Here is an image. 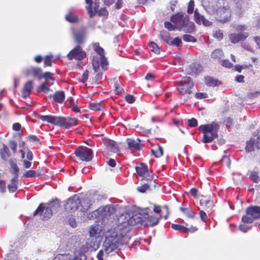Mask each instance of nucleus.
Returning a JSON list of instances; mask_svg holds the SVG:
<instances>
[{
  "mask_svg": "<svg viewBox=\"0 0 260 260\" xmlns=\"http://www.w3.org/2000/svg\"><path fill=\"white\" fill-rule=\"evenodd\" d=\"M129 231V228L126 226L125 223L122 228L118 226L108 230L103 244L105 254L113 255L117 253L123 244H126L131 238Z\"/></svg>",
  "mask_w": 260,
  "mask_h": 260,
  "instance_id": "1",
  "label": "nucleus"
},
{
  "mask_svg": "<svg viewBox=\"0 0 260 260\" xmlns=\"http://www.w3.org/2000/svg\"><path fill=\"white\" fill-rule=\"evenodd\" d=\"M171 21L174 25L169 21H166L164 23L165 27L169 31L177 29L186 33L191 34L195 30L193 22L190 21L188 15H184L182 13H178L172 16Z\"/></svg>",
  "mask_w": 260,
  "mask_h": 260,
  "instance_id": "2",
  "label": "nucleus"
},
{
  "mask_svg": "<svg viewBox=\"0 0 260 260\" xmlns=\"http://www.w3.org/2000/svg\"><path fill=\"white\" fill-rule=\"evenodd\" d=\"M154 216H149L147 214L137 213L133 215L127 221V224L131 226L140 224L141 225L153 226L158 224L159 219Z\"/></svg>",
  "mask_w": 260,
  "mask_h": 260,
  "instance_id": "3",
  "label": "nucleus"
},
{
  "mask_svg": "<svg viewBox=\"0 0 260 260\" xmlns=\"http://www.w3.org/2000/svg\"><path fill=\"white\" fill-rule=\"evenodd\" d=\"M115 212L114 205H108L94 211L92 216H94L98 220H101L104 224H106L113 222Z\"/></svg>",
  "mask_w": 260,
  "mask_h": 260,
  "instance_id": "4",
  "label": "nucleus"
},
{
  "mask_svg": "<svg viewBox=\"0 0 260 260\" xmlns=\"http://www.w3.org/2000/svg\"><path fill=\"white\" fill-rule=\"evenodd\" d=\"M219 129V125L215 122L200 125L199 130L203 134L202 142L204 143L211 142L214 139L218 137Z\"/></svg>",
  "mask_w": 260,
  "mask_h": 260,
  "instance_id": "5",
  "label": "nucleus"
},
{
  "mask_svg": "<svg viewBox=\"0 0 260 260\" xmlns=\"http://www.w3.org/2000/svg\"><path fill=\"white\" fill-rule=\"evenodd\" d=\"M215 18L217 21L224 23L229 21L231 17V11L226 2L223 3V6L218 8L214 12Z\"/></svg>",
  "mask_w": 260,
  "mask_h": 260,
  "instance_id": "6",
  "label": "nucleus"
},
{
  "mask_svg": "<svg viewBox=\"0 0 260 260\" xmlns=\"http://www.w3.org/2000/svg\"><path fill=\"white\" fill-rule=\"evenodd\" d=\"M37 117L43 121H47L48 123L63 127L66 129H69L71 126V125L66 123V119L63 117L38 115Z\"/></svg>",
  "mask_w": 260,
  "mask_h": 260,
  "instance_id": "7",
  "label": "nucleus"
},
{
  "mask_svg": "<svg viewBox=\"0 0 260 260\" xmlns=\"http://www.w3.org/2000/svg\"><path fill=\"white\" fill-rule=\"evenodd\" d=\"M193 83L189 77H184L181 81L176 82L177 90L181 94H190V89L193 87Z\"/></svg>",
  "mask_w": 260,
  "mask_h": 260,
  "instance_id": "8",
  "label": "nucleus"
},
{
  "mask_svg": "<svg viewBox=\"0 0 260 260\" xmlns=\"http://www.w3.org/2000/svg\"><path fill=\"white\" fill-rule=\"evenodd\" d=\"M75 154L80 160L90 161L93 156L92 150L86 147H80L76 149Z\"/></svg>",
  "mask_w": 260,
  "mask_h": 260,
  "instance_id": "9",
  "label": "nucleus"
},
{
  "mask_svg": "<svg viewBox=\"0 0 260 260\" xmlns=\"http://www.w3.org/2000/svg\"><path fill=\"white\" fill-rule=\"evenodd\" d=\"M82 202L77 195L70 198L64 205V209L67 211L74 212L81 205Z\"/></svg>",
  "mask_w": 260,
  "mask_h": 260,
  "instance_id": "10",
  "label": "nucleus"
},
{
  "mask_svg": "<svg viewBox=\"0 0 260 260\" xmlns=\"http://www.w3.org/2000/svg\"><path fill=\"white\" fill-rule=\"evenodd\" d=\"M39 214L40 218L43 220H48L52 215L51 210L47 207L46 204H41L34 213V215Z\"/></svg>",
  "mask_w": 260,
  "mask_h": 260,
  "instance_id": "11",
  "label": "nucleus"
},
{
  "mask_svg": "<svg viewBox=\"0 0 260 260\" xmlns=\"http://www.w3.org/2000/svg\"><path fill=\"white\" fill-rule=\"evenodd\" d=\"M86 54L80 45H77L67 54L69 60L76 59L81 60L86 57Z\"/></svg>",
  "mask_w": 260,
  "mask_h": 260,
  "instance_id": "12",
  "label": "nucleus"
},
{
  "mask_svg": "<svg viewBox=\"0 0 260 260\" xmlns=\"http://www.w3.org/2000/svg\"><path fill=\"white\" fill-rule=\"evenodd\" d=\"M92 64L94 72H98L100 70V66H101L103 70H106L108 63L106 57L105 61L102 56L95 55L93 56Z\"/></svg>",
  "mask_w": 260,
  "mask_h": 260,
  "instance_id": "13",
  "label": "nucleus"
},
{
  "mask_svg": "<svg viewBox=\"0 0 260 260\" xmlns=\"http://www.w3.org/2000/svg\"><path fill=\"white\" fill-rule=\"evenodd\" d=\"M72 32L74 39L77 44H81L84 42L86 35L85 28L81 27L78 29H72Z\"/></svg>",
  "mask_w": 260,
  "mask_h": 260,
  "instance_id": "14",
  "label": "nucleus"
},
{
  "mask_svg": "<svg viewBox=\"0 0 260 260\" xmlns=\"http://www.w3.org/2000/svg\"><path fill=\"white\" fill-rule=\"evenodd\" d=\"M248 36L249 33L247 32L233 33L229 35L230 40L234 44L238 43L241 41H244Z\"/></svg>",
  "mask_w": 260,
  "mask_h": 260,
  "instance_id": "15",
  "label": "nucleus"
},
{
  "mask_svg": "<svg viewBox=\"0 0 260 260\" xmlns=\"http://www.w3.org/2000/svg\"><path fill=\"white\" fill-rule=\"evenodd\" d=\"M193 16L195 22L198 24H203L205 26H209L212 24V22L200 14L197 9L194 10Z\"/></svg>",
  "mask_w": 260,
  "mask_h": 260,
  "instance_id": "16",
  "label": "nucleus"
},
{
  "mask_svg": "<svg viewBox=\"0 0 260 260\" xmlns=\"http://www.w3.org/2000/svg\"><path fill=\"white\" fill-rule=\"evenodd\" d=\"M89 233L90 237L92 238L91 240L94 241V242L96 241V238H100L102 236V234H103L102 230L101 229V227L98 225L91 226L90 229Z\"/></svg>",
  "mask_w": 260,
  "mask_h": 260,
  "instance_id": "17",
  "label": "nucleus"
},
{
  "mask_svg": "<svg viewBox=\"0 0 260 260\" xmlns=\"http://www.w3.org/2000/svg\"><path fill=\"white\" fill-rule=\"evenodd\" d=\"M23 72L26 76L32 74L34 77H37L39 79H41L42 78V76L41 75L42 69L39 68L30 67L24 70Z\"/></svg>",
  "mask_w": 260,
  "mask_h": 260,
  "instance_id": "18",
  "label": "nucleus"
},
{
  "mask_svg": "<svg viewBox=\"0 0 260 260\" xmlns=\"http://www.w3.org/2000/svg\"><path fill=\"white\" fill-rule=\"evenodd\" d=\"M126 142L128 145V148L132 150H139L142 147L139 139L135 140L134 139L128 138L126 139Z\"/></svg>",
  "mask_w": 260,
  "mask_h": 260,
  "instance_id": "19",
  "label": "nucleus"
},
{
  "mask_svg": "<svg viewBox=\"0 0 260 260\" xmlns=\"http://www.w3.org/2000/svg\"><path fill=\"white\" fill-rule=\"evenodd\" d=\"M246 213L252 217L254 219L260 217V207L251 206L247 208Z\"/></svg>",
  "mask_w": 260,
  "mask_h": 260,
  "instance_id": "20",
  "label": "nucleus"
},
{
  "mask_svg": "<svg viewBox=\"0 0 260 260\" xmlns=\"http://www.w3.org/2000/svg\"><path fill=\"white\" fill-rule=\"evenodd\" d=\"M104 145L112 152L118 153L120 151L117 144L113 140H107L105 141Z\"/></svg>",
  "mask_w": 260,
  "mask_h": 260,
  "instance_id": "21",
  "label": "nucleus"
},
{
  "mask_svg": "<svg viewBox=\"0 0 260 260\" xmlns=\"http://www.w3.org/2000/svg\"><path fill=\"white\" fill-rule=\"evenodd\" d=\"M137 174L141 177L146 178L145 175L148 173V167L143 163L138 164L135 168Z\"/></svg>",
  "mask_w": 260,
  "mask_h": 260,
  "instance_id": "22",
  "label": "nucleus"
},
{
  "mask_svg": "<svg viewBox=\"0 0 260 260\" xmlns=\"http://www.w3.org/2000/svg\"><path fill=\"white\" fill-rule=\"evenodd\" d=\"M33 88V83L32 81L27 82L24 85L22 91V97L26 99L29 96Z\"/></svg>",
  "mask_w": 260,
  "mask_h": 260,
  "instance_id": "23",
  "label": "nucleus"
},
{
  "mask_svg": "<svg viewBox=\"0 0 260 260\" xmlns=\"http://www.w3.org/2000/svg\"><path fill=\"white\" fill-rule=\"evenodd\" d=\"M205 83L208 86L214 87L219 85L221 82L212 77L207 76L205 78Z\"/></svg>",
  "mask_w": 260,
  "mask_h": 260,
  "instance_id": "24",
  "label": "nucleus"
},
{
  "mask_svg": "<svg viewBox=\"0 0 260 260\" xmlns=\"http://www.w3.org/2000/svg\"><path fill=\"white\" fill-rule=\"evenodd\" d=\"M171 227L173 229L175 230L179 231L182 232H185L188 231L194 232L197 230V228L196 227H192L191 230L190 229L186 228L183 225L177 224H172Z\"/></svg>",
  "mask_w": 260,
  "mask_h": 260,
  "instance_id": "25",
  "label": "nucleus"
},
{
  "mask_svg": "<svg viewBox=\"0 0 260 260\" xmlns=\"http://www.w3.org/2000/svg\"><path fill=\"white\" fill-rule=\"evenodd\" d=\"M0 156L1 158L5 161L7 160L8 158L10 156L9 149L5 144H3V147L0 150Z\"/></svg>",
  "mask_w": 260,
  "mask_h": 260,
  "instance_id": "26",
  "label": "nucleus"
},
{
  "mask_svg": "<svg viewBox=\"0 0 260 260\" xmlns=\"http://www.w3.org/2000/svg\"><path fill=\"white\" fill-rule=\"evenodd\" d=\"M18 180V177L16 176H14L11 179V183L8 185V188L10 192H14L17 190Z\"/></svg>",
  "mask_w": 260,
  "mask_h": 260,
  "instance_id": "27",
  "label": "nucleus"
},
{
  "mask_svg": "<svg viewBox=\"0 0 260 260\" xmlns=\"http://www.w3.org/2000/svg\"><path fill=\"white\" fill-rule=\"evenodd\" d=\"M93 49L95 52L99 55L103 57L104 61H105V53L104 49L100 46L99 43H94L93 44Z\"/></svg>",
  "mask_w": 260,
  "mask_h": 260,
  "instance_id": "28",
  "label": "nucleus"
},
{
  "mask_svg": "<svg viewBox=\"0 0 260 260\" xmlns=\"http://www.w3.org/2000/svg\"><path fill=\"white\" fill-rule=\"evenodd\" d=\"M53 98L56 102L62 103L65 99L64 93L62 91H56L53 96Z\"/></svg>",
  "mask_w": 260,
  "mask_h": 260,
  "instance_id": "29",
  "label": "nucleus"
},
{
  "mask_svg": "<svg viewBox=\"0 0 260 260\" xmlns=\"http://www.w3.org/2000/svg\"><path fill=\"white\" fill-rule=\"evenodd\" d=\"M189 68L192 74L197 75L202 71L201 66L198 63H193L191 64Z\"/></svg>",
  "mask_w": 260,
  "mask_h": 260,
  "instance_id": "30",
  "label": "nucleus"
},
{
  "mask_svg": "<svg viewBox=\"0 0 260 260\" xmlns=\"http://www.w3.org/2000/svg\"><path fill=\"white\" fill-rule=\"evenodd\" d=\"M46 205L48 208H49L51 210L52 213L53 211H56L60 206L59 201L57 199L47 204Z\"/></svg>",
  "mask_w": 260,
  "mask_h": 260,
  "instance_id": "31",
  "label": "nucleus"
},
{
  "mask_svg": "<svg viewBox=\"0 0 260 260\" xmlns=\"http://www.w3.org/2000/svg\"><path fill=\"white\" fill-rule=\"evenodd\" d=\"M159 37L162 40L166 42L167 44L169 45L172 40L170 34L166 31H162L160 32Z\"/></svg>",
  "mask_w": 260,
  "mask_h": 260,
  "instance_id": "32",
  "label": "nucleus"
},
{
  "mask_svg": "<svg viewBox=\"0 0 260 260\" xmlns=\"http://www.w3.org/2000/svg\"><path fill=\"white\" fill-rule=\"evenodd\" d=\"M200 204L202 205H205L206 207V210H211L214 206V203L212 201L210 200L202 199L200 201Z\"/></svg>",
  "mask_w": 260,
  "mask_h": 260,
  "instance_id": "33",
  "label": "nucleus"
},
{
  "mask_svg": "<svg viewBox=\"0 0 260 260\" xmlns=\"http://www.w3.org/2000/svg\"><path fill=\"white\" fill-rule=\"evenodd\" d=\"M65 18L67 21L71 23L77 22L78 21V17L74 13L71 12H70L67 14Z\"/></svg>",
  "mask_w": 260,
  "mask_h": 260,
  "instance_id": "34",
  "label": "nucleus"
},
{
  "mask_svg": "<svg viewBox=\"0 0 260 260\" xmlns=\"http://www.w3.org/2000/svg\"><path fill=\"white\" fill-rule=\"evenodd\" d=\"M223 53L220 49L214 50L211 53V57L214 59H220L223 57Z\"/></svg>",
  "mask_w": 260,
  "mask_h": 260,
  "instance_id": "35",
  "label": "nucleus"
},
{
  "mask_svg": "<svg viewBox=\"0 0 260 260\" xmlns=\"http://www.w3.org/2000/svg\"><path fill=\"white\" fill-rule=\"evenodd\" d=\"M9 164H10V165L11 168L12 169L13 174L14 175V176H16L17 177H18V173L19 172V169L15 161H14L13 160L10 159V160H9Z\"/></svg>",
  "mask_w": 260,
  "mask_h": 260,
  "instance_id": "36",
  "label": "nucleus"
},
{
  "mask_svg": "<svg viewBox=\"0 0 260 260\" xmlns=\"http://www.w3.org/2000/svg\"><path fill=\"white\" fill-rule=\"evenodd\" d=\"M82 204L81 205L82 207L81 210L84 212L90 208V206L92 205V202L90 200L87 199L83 200Z\"/></svg>",
  "mask_w": 260,
  "mask_h": 260,
  "instance_id": "37",
  "label": "nucleus"
},
{
  "mask_svg": "<svg viewBox=\"0 0 260 260\" xmlns=\"http://www.w3.org/2000/svg\"><path fill=\"white\" fill-rule=\"evenodd\" d=\"M213 37L218 40H221L223 37V31L218 28H216L213 31Z\"/></svg>",
  "mask_w": 260,
  "mask_h": 260,
  "instance_id": "38",
  "label": "nucleus"
},
{
  "mask_svg": "<svg viewBox=\"0 0 260 260\" xmlns=\"http://www.w3.org/2000/svg\"><path fill=\"white\" fill-rule=\"evenodd\" d=\"M180 210L182 213L186 214L188 217L193 218L194 217V213L189 208L180 207Z\"/></svg>",
  "mask_w": 260,
  "mask_h": 260,
  "instance_id": "39",
  "label": "nucleus"
},
{
  "mask_svg": "<svg viewBox=\"0 0 260 260\" xmlns=\"http://www.w3.org/2000/svg\"><path fill=\"white\" fill-rule=\"evenodd\" d=\"M151 151L156 157H159L163 154L162 148L159 145H157L156 150L152 149Z\"/></svg>",
  "mask_w": 260,
  "mask_h": 260,
  "instance_id": "40",
  "label": "nucleus"
},
{
  "mask_svg": "<svg viewBox=\"0 0 260 260\" xmlns=\"http://www.w3.org/2000/svg\"><path fill=\"white\" fill-rule=\"evenodd\" d=\"M103 108L102 105L100 103H91L90 104V108L92 110L100 111Z\"/></svg>",
  "mask_w": 260,
  "mask_h": 260,
  "instance_id": "41",
  "label": "nucleus"
},
{
  "mask_svg": "<svg viewBox=\"0 0 260 260\" xmlns=\"http://www.w3.org/2000/svg\"><path fill=\"white\" fill-rule=\"evenodd\" d=\"M64 118L66 119V123L71 125V126L69 127L70 128L73 125H76L77 124L78 120L76 118H71V117H67Z\"/></svg>",
  "mask_w": 260,
  "mask_h": 260,
  "instance_id": "42",
  "label": "nucleus"
},
{
  "mask_svg": "<svg viewBox=\"0 0 260 260\" xmlns=\"http://www.w3.org/2000/svg\"><path fill=\"white\" fill-rule=\"evenodd\" d=\"M183 40L186 42H196L197 39L193 36L189 35H184L182 36Z\"/></svg>",
  "mask_w": 260,
  "mask_h": 260,
  "instance_id": "43",
  "label": "nucleus"
},
{
  "mask_svg": "<svg viewBox=\"0 0 260 260\" xmlns=\"http://www.w3.org/2000/svg\"><path fill=\"white\" fill-rule=\"evenodd\" d=\"M255 146V143H254L253 141H249L247 142V145L245 147V150L247 152H250L254 150V148Z\"/></svg>",
  "mask_w": 260,
  "mask_h": 260,
  "instance_id": "44",
  "label": "nucleus"
},
{
  "mask_svg": "<svg viewBox=\"0 0 260 260\" xmlns=\"http://www.w3.org/2000/svg\"><path fill=\"white\" fill-rule=\"evenodd\" d=\"M70 108L72 111L77 113H80V109H79V107L75 104L73 99L70 101Z\"/></svg>",
  "mask_w": 260,
  "mask_h": 260,
  "instance_id": "45",
  "label": "nucleus"
},
{
  "mask_svg": "<svg viewBox=\"0 0 260 260\" xmlns=\"http://www.w3.org/2000/svg\"><path fill=\"white\" fill-rule=\"evenodd\" d=\"M149 47L152 51L157 54L159 53V48L157 45L154 42H151L149 44Z\"/></svg>",
  "mask_w": 260,
  "mask_h": 260,
  "instance_id": "46",
  "label": "nucleus"
},
{
  "mask_svg": "<svg viewBox=\"0 0 260 260\" xmlns=\"http://www.w3.org/2000/svg\"><path fill=\"white\" fill-rule=\"evenodd\" d=\"M182 44V41L181 39L178 37L175 38L173 40H171L169 45L171 46H176L178 47L180 46Z\"/></svg>",
  "mask_w": 260,
  "mask_h": 260,
  "instance_id": "47",
  "label": "nucleus"
},
{
  "mask_svg": "<svg viewBox=\"0 0 260 260\" xmlns=\"http://www.w3.org/2000/svg\"><path fill=\"white\" fill-rule=\"evenodd\" d=\"M40 89L45 93H48L50 90L49 86L46 82L42 83L40 86Z\"/></svg>",
  "mask_w": 260,
  "mask_h": 260,
  "instance_id": "48",
  "label": "nucleus"
},
{
  "mask_svg": "<svg viewBox=\"0 0 260 260\" xmlns=\"http://www.w3.org/2000/svg\"><path fill=\"white\" fill-rule=\"evenodd\" d=\"M250 178L254 182L257 183L259 181V177L257 172H251L250 175Z\"/></svg>",
  "mask_w": 260,
  "mask_h": 260,
  "instance_id": "49",
  "label": "nucleus"
},
{
  "mask_svg": "<svg viewBox=\"0 0 260 260\" xmlns=\"http://www.w3.org/2000/svg\"><path fill=\"white\" fill-rule=\"evenodd\" d=\"M149 188V185H148L147 183H144L143 184H142L141 186L138 187L137 190L140 192L144 193Z\"/></svg>",
  "mask_w": 260,
  "mask_h": 260,
  "instance_id": "50",
  "label": "nucleus"
},
{
  "mask_svg": "<svg viewBox=\"0 0 260 260\" xmlns=\"http://www.w3.org/2000/svg\"><path fill=\"white\" fill-rule=\"evenodd\" d=\"M194 6V2L193 0H190L188 7L187 12L188 14H192L193 12V9Z\"/></svg>",
  "mask_w": 260,
  "mask_h": 260,
  "instance_id": "51",
  "label": "nucleus"
},
{
  "mask_svg": "<svg viewBox=\"0 0 260 260\" xmlns=\"http://www.w3.org/2000/svg\"><path fill=\"white\" fill-rule=\"evenodd\" d=\"M221 162L222 165H225L228 167H230L231 160L229 157L227 156H223L221 160Z\"/></svg>",
  "mask_w": 260,
  "mask_h": 260,
  "instance_id": "52",
  "label": "nucleus"
},
{
  "mask_svg": "<svg viewBox=\"0 0 260 260\" xmlns=\"http://www.w3.org/2000/svg\"><path fill=\"white\" fill-rule=\"evenodd\" d=\"M9 146L14 153H15L17 151V143L16 141L13 140L10 141L9 142Z\"/></svg>",
  "mask_w": 260,
  "mask_h": 260,
  "instance_id": "53",
  "label": "nucleus"
},
{
  "mask_svg": "<svg viewBox=\"0 0 260 260\" xmlns=\"http://www.w3.org/2000/svg\"><path fill=\"white\" fill-rule=\"evenodd\" d=\"M254 218L252 217H249L247 215L243 216L242 218V221L244 223H252L253 220Z\"/></svg>",
  "mask_w": 260,
  "mask_h": 260,
  "instance_id": "54",
  "label": "nucleus"
},
{
  "mask_svg": "<svg viewBox=\"0 0 260 260\" xmlns=\"http://www.w3.org/2000/svg\"><path fill=\"white\" fill-rule=\"evenodd\" d=\"M88 77V71H85L82 75L80 81L83 83L86 82Z\"/></svg>",
  "mask_w": 260,
  "mask_h": 260,
  "instance_id": "55",
  "label": "nucleus"
},
{
  "mask_svg": "<svg viewBox=\"0 0 260 260\" xmlns=\"http://www.w3.org/2000/svg\"><path fill=\"white\" fill-rule=\"evenodd\" d=\"M188 124L190 127H196L198 125V121L196 119L192 118L188 120Z\"/></svg>",
  "mask_w": 260,
  "mask_h": 260,
  "instance_id": "56",
  "label": "nucleus"
},
{
  "mask_svg": "<svg viewBox=\"0 0 260 260\" xmlns=\"http://www.w3.org/2000/svg\"><path fill=\"white\" fill-rule=\"evenodd\" d=\"M208 97V95L206 93L204 92H198L195 94V98L198 99H206Z\"/></svg>",
  "mask_w": 260,
  "mask_h": 260,
  "instance_id": "57",
  "label": "nucleus"
},
{
  "mask_svg": "<svg viewBox=\"0 0 260 260\" xmlns=\"http://www.w3.org/2000/svg\"><path fill=\"white\" fill-rule=\"evenodd\" d=\"M51 57L49 56H46L44 58V64L45 66L51 67L52 66V60Z\"/></svg>",
  "mask_w": 260,
  "mask_h": 260,
  "instance_id": "58",
  "label": "nucleus"
},
{
  "mask_svg": "<svg viewBox=\"0 0 260 260\" xmlns=\"http://www.w3.org/2000/svg\"><path fill=\"white\" fill-rule=\"evenodd\" d=\"M221 65L223 67L228 68H231L233 66L232 63L228 59L222 60L221 61Z\"/></svg>",
  "mask_w": 260,
  "mask_h": 260,
  "instance_id": "59",
  "label": "nucleus"
},
{
  "mask_svg": "<svg viewBox=\"0 0 260 260\" xmlns=\"http://www.w3.org/2000/svg\"><path fill=\"white\" fill-rule=\"evenodd\" d=\"M235 30L239 32H243L247 30V27L245 25H238L235 27Z\"/></svg>",
  "mask_w": 260,
  "mask_h": 260,
  "instance_id": "60",
  "label": "nucleus"
},
{
  "mask_svg": "<svg viewBox=\"0 0 260 260\" xmlns=\"http://www.w3.org/2000/svg\"><path fill=\"white\" fill-rule=\"evenodd\" d=\"M36 172L34 170H28L24 174V176L26 178L35 177Z\"/></svg>",
  "mask_w": 260,
  "mask_h": 260,
  "instance_id": "61",
  "label": "nucleus"
},
{
  "mask_svg": "<svg viewBox=\"0 0 260 260\" xmlns=\"http://www.w3.org/2000/svg\"><path fill=\"white\" fill-rule=\"evenodd\" d=\"M53 74L50 72H45L43 75L42 76V77L46 79H50L52 81L54 80V78L52 77Z\"/></svg>",
  "mask_w": 260,
  "mask_h": 260,
  "instance_id": "62",
  "label": "nucleus"
},
{
  "mask_svg": "<svg viewBox=\"0 0 260 260\" xmlns=\"http://www.w3.org/2000/svg\"><path fill=\"white\" fill-rule=\"evenodd\" d=\"M200 216L201 220L204 222H206L208 217L206 213L203 210L200 211Z\"/></svg>",
  "mask_w": 260,
  "mask_h": 260,
  "instance_id": "63",
  "label": "nucleus"
},
{
  "mask_svg": "<svg viewBox=\"0 0 260 260\" xmlns=\"http://www.w3.org/2000/svg\"><path fill=\"white\" fill-rule=\"evenodd\" d=\"M16 257L14 252H10L7 255L5 260H16Z\"/></svg>",
  "mask_w": 260,
  "mask_h": 260,
  "instance_id": "64",
  "label": "nucleus"
}]
</instances>
